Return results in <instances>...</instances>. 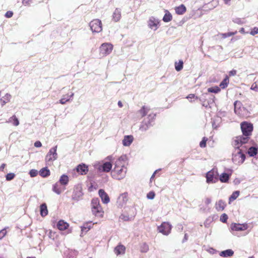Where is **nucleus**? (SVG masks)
Wrapping results in <instances>:
<instances>
[{"instance_id": "nucleus-1", "label": "nucleus", "mask_w": 258, "mask_h": 258, "mask_svg": "<svg viewBox=\"0 0 258 258\" xmlns=\"http://www.w3.org/2000/svg\"><path fill=\"white\" fill-rule=\"evenodd\" d=\"M127 165L126 156L121 155L114 163V167L111 172L112 178L117 180L124 178L127 171Z\"/></svg>"}, {"instance_id": "nucleus-2", "label": "nucleus", "mask_w": 258, "mask_h": 258, "mask_svg": "<svg viewBox=\"0 0 258 258\" xmlns=\"http://www.w3.org/2000/svg\"><path fill=\"white\" fill-rule=\"evenodd\" d=\"M240 127L242 135L236 137L234 140L235 141V143L240 142L246 144L249 141L250 136L251 135L253 131V125L251 123L243 121L241 123Z\"/></svg>"}, {"instance_id": "nucleus-3", "label": "nucleus", "mask_w": 258, "mask_h": 258, "mask_svg": "<svg viewBox=\"0 0 258 258\" xmlns=\"http://www.w3.org/2000/svg\"><path fill=\"white\" fill-rule=\"evenodd\" d=\"M244 144L240 142L235 143V141L233 140L232 145L234 148V150L232 154V161L237 165H241L245 160V155L244 152L240 147Z\"/></svg>"}, {"instance_id": "nucleus-4", "label": "nucleus", "mask_w": 258, "mask_h": 258, "mask_svg": "<svg viewBox=\"0 0 258 258\" xmlns=\"http://www.w3.org/2000/svg\"><path fill=\"white\" fill-rule=\"evenodd\" d=\"M156 117V114L150 113L148 114L146 117L141 122L139 127V130L141 132H145L154 124V120Z\"/></svg>"}, {"instance_id": "nucleus-5", "label": "nucleus", "mask_w": 258, "mask_h": 258, "mask_svg": "<svg viewBox=\"0 0 258 258\" xmlns=\"http://www.w3.org/2000/svg\"><path fill=\"white\" fill-rule=\"evenodd\" d=\"M92 212L95 216L101 217L103 216V211L99 203L98 199H93L91 201Z\"/></svg>"}, {"instance_id": "nucleus-6", "label": "nucleus", "mask_w": 258, "mask_h": 258, "mask_svg": "<svg viewBox=\"0 0 258 258\" xmlns=\"http://www.w3.org/2000/svg\"><path fill=\"white\" fill-rule=\"evenodd\" d=\"M94 167L99 172H108L111 171L112 165L110 162H105L103 163L98 162L95 163Z\"/></svg>"}, {"instance_id": "nucleus-7", "label": "nucleus", "mask_w": 258, "mask_h": 258, "mask_svg": "<svg viewBox=\"0 0 258 258\" xmlns=\"http://www.w3.org/2000/svg\"><path fill=\"white\" fill-rule=\"evenodd\" d=\"M113 48V45L110 43H104L102 44L99 48L100 55L101 56L109 55L112 52Z\"/></svg>"}, {"instance_id": "nucleus-8", "label": "nucleus", "mask_w": 258, "mask_h": 258, "mask_svg": "<svg viewBox=\"0 0 258 258\" xmlns=\"http://www.w3.org/2000/svg\"><path fill=\"white\" fill-rule=\"evenodd\" d=\"M57 146L51 148L45 156V160L46 162L49 164L52 163L57 158V154L56 153Z\"/></svg>"}, {"instance_id": "nucleus-9", "label": "nucleus", "mask_w": 258, "mask_h": 258, "mask_svg": "<svg viewBox=\"0 0 258 258\" xmlns=\"http://www.w3.org/2000/svg\"><path fill=\"white\" fill-rule=\"evenodd\" d=\"M83 195V193L82 192L81 184H78L74 186V191L72 196V200L78 202L82 199Z\"/></svg>"}, {"instance_id": "nucleus-10", "label": "nucleus", "mask_w": 258, "mask_h": 258, "mask_svg": "<svg viewBox=\"0 0 258 258\" xmlns=\"http://www.w3.org/2000/svg\"><path fill=\"white\" fill-rule=\"evenodd\" d=\"M218 180V173L217 169H213L207 172L206 181L208 183H215Z\"/></svg>"}, {"instance_id": "nucleus-11", "label": "nucleus", "mask_w": 258, "mask_h": 258, "mask_svg": "<svg viewBox=\"0 0 258 258\" xmlns=\"http://www.w3.org/2000/svg\"><path fill=\"white\" fill-rule=\"evenodd\" d=\"M136 214V209L133 207L130 208L128 213L121 214L119 219L124 221H131L134 219Z\"/></svg>"}, {"instance_id": "nucleus-12", "label": "nucleus", "mask_w": 258, "mask_h": 258, "mask_svg": "<svg viewBox=\"0 0 258 258\" xmlns=\"http://www.w3.org/2000/svg\"><path fill=\"white\" fill-rule=\"evenodd\" d=\"M90 27L93 32L99 33L102 30V23L99 19H94L90 23Z\"/></svg>"}, {"instance_id": "nucleus-13", "label": "nucleus", "mask_w": 258, "mask_h": 258, "mask_svg": "<svg viewBox=\"0 0 258 258\" xmlns=\"http://www.w3.org/2000/svg\"><path fill=\"white\" fill-rule=\"evenodd\" d=\"M172 228L171 225L168 222H163L158 227L159 232L162 233L165 235H168L171 231Z\"/></svg>"}, {"instance_id": "nucleus-14", "label": "nucleus", "mask_w": 258, "mask_h": 258, "mask_svg": "<svg viewBox=\"0 0 258 258\" xmlns=\"http://www.w3.org/2000/svg\"><path fill=\"white\" fill-rule=\"evenodd\" d=\"M148 24L150 29L155 31L158 28L159 21L158 19L154 17H151L150 18Z\"/></svg>"}, {"instance_id": "nucleus-15", "label": "nucleus", "mask_w": 258, "mask_h": 258, "mask_svg": "<svg viewBox=\"0 0 258 258\" xmlns=\"http://www.w3.org/2000/svg\"><path fill=\"white\" fill-rule=\"evenodd\" d=\"M247 228V224L232 223L230 226V229L233 231H244L246 230Z\"/></svg>"}, {"instance_id": "nucleus-16", "label": "nucleus", "mask_w": 258, "mask_h": 258, "mask_svg": "<svg viewBox=\"0 0 258 258\" xmlns=\"http://www.w3.org/2000/svg\"><path fill=\"white\" fill-rule=\"evenodd\" d=\"M74 95V93L73 92L62 95L61 98L59 100V103L64 104L66 102L72 101Z\"/></svg>"}, {"instance_id": "nucleus-17", "label": "nucleus", "mask_w": 258, "mask_h": 258, "mask_svg": "<svg viewBox=\"0 0 258 258\" xmlns=\"http://www.w3.org/2000/svg\"><path fill=\"white\" fill-rule=\"evenodd\" d=\"M76 169L81 175H85L88 171V167L86 164L82 163L78 165Z\"/></svg>"}, {"instance_id": "nucleus-18", "label": "nucleus", "mask_w": 258, "mask_h": 258, "mask_svg": "<svg viewBox=\"0 0 258 258\" xmlns=\"http://www.w3.org/2000/svg\"><path fill=\"white\" fill-rule=\"evenodd\" d=\"M98 192H99V195L100 197L101 198L102 202L104 204H108L110 201V199H109V196L105 192V191L102 189H100L99 190Z\"/></svg>"}, {"instance_id": "nucleus-19", "label": "nucleus", "mask_w": 258, "mask_h": 258, "mask_svg": "<svg viewBox=\"0 0 258 258\" xmlns=\"http://www.w3.org/2000/svg\"><path fill=\"white\" fill-rule=\"evenodd\" d=\"M134 137L132 135L125 136L122 140V144L124 146H129L132 143Z\"/></svg>"}, {"instance_id": "nucleus-20", "label": "nucleus", "mask_w": 258, "mask_h": 258, "mask_svg": "<svg viewBox=\"0 0 258 258\" xmlns=\"http://www.w3.org/2000/svg\"><path fill=\"white\" fill-rule=\"evenodd\" d=\"M69 226V224L62 220H59L57 224V227L60 230H64Z\"/></svg>"}, {"instance_id": "nucleus-21", "label": "nucleus", "mask_w": 258, "mask_h": 258, "mask_svg": "<svg viewBox=\"0 0 258 258\" xmlns=\"http://www.w3.org/2000/svg\"><path fill=\"white\" fill-rule=\"evenodd\" d=\"M226 205V204L224 201L220 200L216 204V209L218 211H222L224 209Z\"/></svg>"}, {"instance_id": "nucleus-22", "label": "nucleus", "mask_w": 258, "mask_h": 258, "mask_svg": "<svg viewBox=\"0 0 258 258\" xmlns=\"http://www.w3.org/2000/svg\"><path fill=\"white\" fill-rule=\"evenodd\" d=\"M234 254V251L231 249H228L222 251L220 253V255L222 257H227L232 256Z\"/></svg>"}, {"instance_id": "nucleus-23", "label": "nucleus", "mask_w": 258, "mask_h": 258, "mask_svg": "<svg viewBox=\"0 0 258 258\" xmlns=\"http://www.w3.org/2000/svg\"><path fill=\"white\" fill-rule=\"evenodd\" d=\"M186 8L183 4H181L179 6L176 7L175 8V12L178 15H183L186 12Z\"/></svg>"}, {"instance_id": "nucleus-24", "label": "nucleus", "mask_w": 258, "mask_h": 258, "mask_svg": "<svg viewBox=\"0 0 258 258\" xmlns=\"http://www.w3.org/2000/svg\"><path fill=\"white\" fill-rule=\"evenodd\" d=\"M39 175L42 177H47L50 174V170L47 167L42 168L39 171Z\"/></svg>"}, {"instance_id": "nucleus-25", "label": "nucleus", "mask_w": 258, "mask_h": 258, "mask_svg": "<svg viewBox=\"0 0 258 258\" xmlns=\"http://www.w3.org/2000/svg\"><path fill=\"white\" fill-rule=\"evenodd\" d=\"M125 248L122 245H118L114 248V251L116 255L123 254L124 253Z\"/></svg>"}, {"instance_id": "nucleus-26", "label": "nucleus", "mask_w": 258, "mask_h": 258, "mask_svg": "<svg viewBox=\"0 0 258 258\" xmlns=\"http://www.w3.org/2000/svg\"><path fill=\"white\" fill-rule=\"evenodd\" d=\"M40 215L42 217H45L48 214L47 206L45 203H43L40 206Z\"/></svg>"}, {"instance_id": "nucleus-27", "label": "nucleus", "mask_w": 258, "mask_h": 258, "mask_svg": "<svg viewBox=\"0 0 258 258\" xmlns=\"http://www.w3.org/2000/svg\"><path fill=\"white\" fill-rule=\"evenodd\" d=\"M11 98V95L9 93H7L4 96L1 98L0 99V103L2 106H4L7 103L10 102Z\"/></svg>"}, {"instance_id": "nucleus-28", "label": "nucleus", "mask_w": 258, "mask_h": 258, "mask_svg": "<svg viewBox=\"0 0 258 258\" xmlns=\"http://www.w3.org/2000/svg\"><path fill=\"white\" fill-rule=\"evenodd\" d=\"M120 17H121L120 10L118 9H116L113 14V16H112L113 20L115 22H117L120 20Z\"/></svg>"}, {"instance_id": "nucleus-29", "label": "nucleus", "mask_w": 258, "mask_h": 258, "mask_svg": "<svg viewBox=\"0 0 258 258\" xmlns=\"http://www.w3.org/2000/svg\"><path fill=\"white\" fill-rule=\"evenodd\" d=\"M69 180L68 176L66 174H63L60 176L59 182L61 185H66L68 184Z\"/></svg>"}, {"instance_id": "nucleus-30", "label": "nucleus", "mask_w": 258, "mask_h": 258, "mask_svg": "<svg viewBox=\"0 0 258 258\" xmlns=\"http://www.w3.org/2000/svg\"><path fill=\"white\" fill-rule=\"evenodd\" d=\"M6 122L12 123L15 126H18L19 124V121L15 115H13L12 117H10Z\"/></svg>"}, {"instance_id": "nucleus-31", "label": "nucleus", "mask_w": 258, "mask_h": 258, "mask_svg": "<svg viewBox=\"0 0 258 258\" xmlns=\"http://www.w3.org/2000/svg\"><path fill=\"white\" fill-rule=\"evenodd\" d=\"M258 149L255 147H250L247 151V153L250 157H253L257 154Z\"/></svg>"}, {"instance_id": "nucleus-32", "label": "nucleus", "mask_w": 258, "mask_h": 258, "mask_svg": "<svg viewBox=\"0 0 258 258\" xmlns=\"http://www.w3.org/2000/svg\"><path fill=\"white\" fill-rule=\"evenodd\" d=\"M234 112L236 114L240 115L241 105V103L240 101H236L234 104Z\"/></svg>"}, {"instance_id": "nucleus-33", "label": "nucleus", "mask_w": 258, "mask_h": 258, "mask_svg": "<svg viewBox=\"0 0 258 258\" xmlns=\"http://www.w3.org/2000/svg\"><path fill=\"white\" fill-rule=\"evenodd\" d=\"M150 111V108L145 106H143L140 110H139V112L141 114L142 117H145L146 115L148 114Z\"/></svg>"}, {"instance_id": "nucleus-34", "label": "nucleus", "mask_w": 258, "mask_h": 258, "mask_svg": "<svg viewBox=\"0 0 258 258\" xmlns=\"http://www.w3.org/2000/svg\"><path fill=\"white\" fill-rule=\"evenodd\" d=\"M229 179V175L226 173H222L219 176V180L222 182H227Z\"/></svg>"}, {"instance_id": "nucleus-35", "label": "nucleus", "mask_w": 258, "mask_h": 258, "mask_svg": "<svg viewBox=\"0 0 258 258\" xmlns=\"http://www.w3.org/2000/svg\"><path fill=\"white\" fill-rule=\"evenodd\" d=\"M172 19V15L169 13V11H166L165 14L163 18V21L164 22H169L171 21Z\"/></svg>"}, {"instance_id": "nucleus-36", "label": "nucleus", "mask_w": 258, "mask_h": 258, "mask_svg": "<svg viewBox=\"0 0 258 258\" xmlns=\"http://www.w3.org/2000/svg\"><path fill=\"white\" fill-rule=\"evenodd\" d=\"M52 190L57 195H60L61 193L62 190H61L58 182L55 183L53 185Z\"/></svg>"}, {"instance_id": "nucleus-37", "label": "nucleus", "mask_w": 258, "mask_h": 258, "mask_svg": "<svg viewBox=\"0 0 258 258\" xmlns=\"http://www.w3.org/2000/svg\"><path fill=\"white\" fill-rule=\"evenodd\" d=\"M229 83V78L227 76L223 80V81L220 84V87L224 89L227 87V85Z\"/></svg>"}, {"instance_id": "nucleus-38", "label": "nucleus", "mask_w": 258, "mask_h": 258, "mask_svg": "<svg viewBox=\"0 0 258 258\" xmlns=\"http://www.w3.org/2000/svg\"><path fill=\"white\" fill-rule=\"evenodd\" d=\"M91 223H87L84 224V225L81 227V230L82 232L86 233L89 230L91 229Z\"/></svg>"}, {"instance_id": "nucleus-39", "label": "nucleus", "mask_w": 258, "mask_h": 258, "mask_svg": "<svg viewBox=\"0 0 258 258\" xmlns=\"http://www.w3.org/2000/svg\"><path fill=\"white\" fill-rule=\"evenodd\" d=\"M183 62L182 60H179L178 62L175 63V69L176 71L179 72L183 69Z\"/></svg>"}, {"instance_id": "nucleus-40", "label": "nucleus", "mask_w": 258, "mask_h": 258, "mask_svg": "<svg viewBox=\"0 0 258 258\" xmlns=\"http://www.w3.org/2000/svg\"><path fill=\"white\" fill-rule=\"evenodd\" d=\"M208 92L217 93L220 91V89L218 86L210 87L208 89Z\"/></svg>"}, {"instance_id": "nucleus-41", "label": "nucleus", "mask_w": 258, "mask_h": 258, "mask_svg": "<svg viewBox=\"0 0 258 258\" xmlns=\"http://www.w3.org/2000/svg\"><path fill=\"white\" fill-rule=\"evenodd\" d=\"M240 192L238 190L234 191L229 197V201H234L239 196Z\"/></svg>"}, {"instance_id": "nucleus-42", "label": "nucleus", "mask_w": 258, "mask_h": 258, "mask_svg": "<svg viewBox=\"0 0 258 258\" xmlns=\"http://www.w3.org/2000/svg\"><path fill=\"white\" fill-rule=\"evenodd\" d=\"M232 21L234 23H236V24H239V25H241V24H243L245 23V22L244 21V19H241V18H234L232 20Z\"/></svg>"}, {"instance_id": "nucleus-43", "label": "nucleus", "mask_w": 258, "mask_h": 258, "mask_svg": "<svg viewBox=\"0 0 258 258\" xmlns=\"http://www.w3.org/2000/svg\"><path fill=\"white\" fill-rule=\"evenodd\" d=\"M149 250V246L146 243H144L141 246V251L142 252H147Z\"/></svg>"}, {"instance_id": "nucleus-44", "label": "nucleus", "mask_w": 258, "mask_h": 258, "mask_svg": "<svg viewBox=\"0 0 258 258\" xmlns=\"http://www.w3.org/2000/svg\"><path fill=\"white\" fill-rule=\"evenodd\" d=\"M15 174L14 173H8L6 176V178L7 181H10L14 178Z\"/></svg>"}, {"instance_id": "nucleus-45", "label": "nucleus", "mask_w": 258, "mask_h": 258, "mask_svg": "<svg viewBox=\"0 0 258 258\" xmlns=\"http://www.w3.org/2000/svg\"><path fill=\"white\" fill-rule=\"evenodd\" d=\"M29 174L31 177H34L38 174V171L36 169H31L29 171Z\"/></svg>"}, {"instance_id": "nucleus-46", "label": "nucleus", "mask_w": 258, "mask_h": 258, "mask_svg": "<svg viewBox=\"0 0 258 258\" xmlns=\"http://www.w3.org/2000/svg\"><path fill=\"white\" fill-rule=\"evenodd\" d=\"M228 219V216L226 214H223L220 216V221L223 223H226Z\"/></svg>"}, {"instance_id": "nucleus-47", "label": "nucleus", "mask_w": 258, "mask_h": 258, "mask_svg": "<svg viewBox=\"0 0 258 258\" xmlns=\"http://www.w3.org/2000/svg\"><path fill=\"white\" fill-rule=\"evenodd\" d=\"M155 196V194L154 191H151L149 193L147 194V198L148 199L152 200L154 198Z\"/></svg>"}, {"instance_id": "nucleus-48", "label": "nucleus", "mask_w": 258, "mask_h": 258, "mask_svg": "<svg viewBox=\"0 0 258 258\" xmlns=\"http://www.w3.org/2000/svg\"><path fill=\"white\" fill-rule=\"evenodd\" d=\"M32 3V0H22V3L25 6H30Z\"/></svg>"}, {"instance_id": "nucleus-49", "label": "nucleus", "mask_w": 258, "mask_h": 258, "mask_svg": "<svg viewBox=\"0 0 258 258\" xmlns=\"http://www.w3.org/2000/svg\"><path fill=\"white\" fill-rule=\"evenodd\" d=\"M207 141V139L205 137H204L203 140H202V141L200 142V146L201 147V148H204L206 147V142Z\"/></svg>"}, {"instance_id": "nucleus-50", "label": "nucleus", "mask_w": 258, "mask_h": 258, "mask_svg": "<svg viewBox=\"0 0 258 258\" xmlns=\"http://www.w3.org/2000/svg\"><path fill=\"white\" fill-rule=\"evenodd\" d=\"M7 234V231L5 228L0 231V240L2 239Z\"/></svg>"}, {"instance_id": "nucleus-51", "label": "nucleus", "mask_w": 258, "mask_h": 258, "mask_svg": "<svg viewBox=\"0 0 258 258\" xmlns=\"http://www.w3.org/2000/svg\"><path fill=\"white\" fill-rule=\"evenodd\" d=\"M251 89L252 90H254L256 92L258 91V83L256 82L253 83L251 86Z\"/></svg>"}, {"instance_id": "nucleus-52", "label": "nucleus", "mask_w": 258, "mask_h": 258, "mask_svg": "<svg viewBox=\"0 0 258 258\" xmlns=\"http://www.w3.org/2000/svg\"><path fill=\"white\" fill-rule=\"evenodd\" d=\"M122 200L123 202H126L127 201V196L126 194H121L119 197V200Z\"/></svg>"}, {"instance_id": "nucleus-53", "label": "nucleus", "mask_w": 258, "mask_h": 258, "mask_svg": "<svg viewBox=\"0 0 258 258\" xmlns=\"http://www.w3.org/2000/svg\"><path fill=\"white\" fill-rule=\"evenodd\" d=\"M258 33V28L257 27H254L253 29L251 30V31L250 32V34L253 36L255 35V34Z\"/></svg>"}, {"instance_id": "nucleus-54", "label": "nucleus", "mask_w": 258, "mask_h": 258, "mask_svg": "<svg viewBox=\"0 0 258 258\" xmlns=\"http://www.w3.org/2000/svg\"><path fill=\"white\" fill-rule=\"evenodd\" d=\"M236 33V32H234V33H232V32H229V33H224V34H223V37L224 38H226L227 37H230L233 35H234V34H235Z\"/></svg>"}, {"instance_id": "nucleus-55", "label": "nucleus", "mask_w": 258, "mask_h": 258, "mask_svg": "<svg viewBox=\"0 0 258 258\" xmlns=\"http://www.w3.org/2000/svg\"><path fill=\"white\" fill-rule=\"evenodd\" d=\"M13 13L12 11H8L5 14V16L7 18H11L13 16Z\"/></svg>"}, {"instance_id": "nucleus-56", "label": "nucleus", "mask_w": 258, "mask_h": 258, "mask_svg": "<svg viewBox=\"0 0 258 258\" xmlns=\"http://www.w3.org/2000/svg\"><path fill=\"white\" fill-rule=\"evenodd\" d=\"M236 74V71L232 70L229 72V75L230 76H234Z\"/></svg>"}, {"instance_id": "nucleus-57", "label": "nucleus", "mask_w": 258, "mask_h": 258, "mask_svg": "<svg viewBox=\"0 0 258 258\" xmlns=\"http://www.w3.org/2000/svg\"><path fill=\"white\" fill-rule=\"evenodd\" d=\"M34 146L39 148L42 146V144L40 141H36L34 143Z\"/></svg>"}, {"instance_id": "nucleus-58", "label": "nucleus", "mask_w": 258, "mask_h": 258, "mask_svg": "<svg viewBox=\"0 0 258 258\" xmlns=\"http://www.w3.org/2000/svg\"><path fill=\"white\" fill-rule=\"evenodd\" d=\"M211 203V199L209 198H206V199L205 200V204L207 205H208Z\"/></svg>"}, {"instance_id": "nucleus-59", "label": "nucleus", "mask_w": 258, "mask_h": 258, "mask_svg": "<svg viewBox=\"0 0 258 258\" xmlns=\"http://www.w3.org/2000/svg\"><path fill=\"white\" fill-rule=\"evenodd\" d=\"M233 182L235 184H238L240 183V180L238 178H235L234 181H233Z\"/></svg>"}, {"instance_id": "nucleus-60", "label": "nucleus", "mask_w": 258, "mask_h": 258, "mask_svg": "<svg viewBox=\"0 0 258 258\" xmlns=\"http://www.w3.org/2000/svg\"><path fill=\"white\" fill-rule=\"evenodd\" d=\"M195 97V95L193 94H189L187 97L186 98L187 99H192L194 98Z\"/></svg>"}, {"instance_id": "nucleus-61", "label": "nucleus", "mask_w": 258, "mask_h": 258, "mask_svg": "<svg viewBox=\"0 0 258 258\" xmlns=\"http://www.w3.org/2000/svg\"><path fill=\"white\" fill-rule=\"evenodd\" d=\"M223 1H224V3L226 5H227L228 6H229L230 5V2L231 0H223Z\"/></svg>"}, {"instance_id": "nucleus-62", "label": "nucleus", "mask_w": 258, "mask_h": 258, "mask_svg": "<svg viewBox=\"0 0 258 258\" xmlns=\"http://www.w3.org/2000/svg\"><path fill=\"white\" fill-rule=\"evenodd\" d=\"M117 104H118V106L119 107H122L123 106V105H122V103L121 102V101H119L117 103Z\"/></svg>"}, {"instance_id": "nucleus-63", "label": "nucleus", "mask_w": 258, "mask_h": 258, "mask_svg": "<svg viewBox=\"0 0 258 258\" xmlns=\"http://www.w3.org/2000/svg\"><path fill=\"white\" fill-rule=\"evenodd\" d=\"M157 171H158L157 170H156V171L154 172V173L152 174V176H151V177L150 180H151L152 179H153L154 178L155 175V174L156 173V172H157Z\"/></svg>"}, {"instance_id": "nucleus-64", "label": "nucleus", "mask_w": 258, "mask_h": 258, "mask_svg": "<svg viewBox=\"0 0 258 258\" xmlns=\"http://www.w3.org/2000/svg\"><path fill=\"white\" fill-rule=\"evenodd\" d=\"M239 32L241 33H245L244 29L243 28H241L239 30Z\"/></svg>"}]
</instances>
